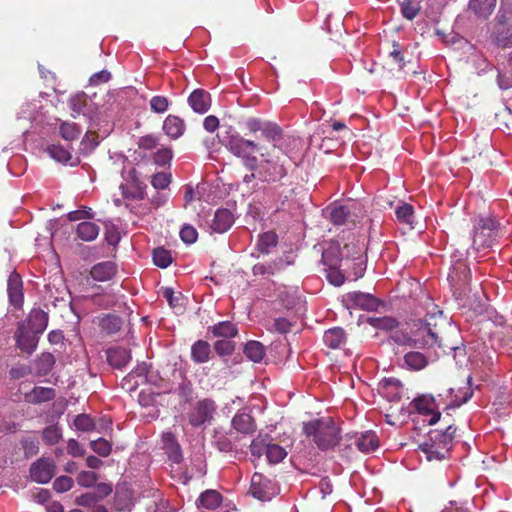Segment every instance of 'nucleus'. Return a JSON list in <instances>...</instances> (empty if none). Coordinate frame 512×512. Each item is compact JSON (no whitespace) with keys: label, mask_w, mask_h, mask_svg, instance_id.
Wrapping results in <instances>:
<instances>
[{"label":"nucleus","mask_w":512,"mask_h":512,"mask_svg":"<svg viewBox=\"0 0 512 512\" xmlns=\"http://www.w3.org/2000/svg\"><path fill=\"white\" fill-rule=\"evenodd\" d=\"M276 244L277 235L274 232H266L260 236L257 247L261 253L267 254Z\"/></svg>","instance_id":"obj_43"},{"label":"nucleus","mask_w":512,"mask_h":512,"mask_svg":"<svg viewBox=\"0 0 512 512\" xmlns=\"http://www.w3.org/2000/svg\"><path fill=\"white\" fill-rule=\"evenodd\" d=\"M99 226L93 222L84 221L77 226V235L83 241H93L99 234Z\"/></svg>","instance_id":"obj_32"},{"label":"nucleus","mask_w":512,"mask_h":512,"mask_svg":"<svg viewBox=\"0 0 512 512\" xmlns=\"http://www.w3.org/2000/svg\"><path fill=\"white\" fill-rule=\"evenodd\" d=\"M401 13L404 18L413 20L421 10V6L416 0H401Z\"/></svg>","instance_id":"obj_39"},{"label":"nucleus","mask_w":512,"mask_h":512,"mask_svg":"<svg viewBox=\"0 0 512 512\" xmlns=\"http://www.w3.org/2000/svg\"><path fill=\"white\" fill-rule=\"evenodd\" d=\"M215 410V405L212 400L204 399L195 406L189 415V422L191 425L198 427L210 421Z\"/></svg>","instance_id":"obj_12"},{"label":"nucleus","mask_w":512,"mask_h":512,"mask_svg":"<svg viewBox=\"0 0 512 512\" xmlns=\"http://www.w3.org/2000/svg\"><path fill=\"white\" fill-rule=\"evenodd\" d=\"M495 26H509L512 25V12L506 9L500 8L496 15Z\"/></svg>","instance_id":"obj_61"},{"label":"nucleus","mask_w":512,"mask_h":512,"mask_svg":"<svg viewBox=\"0 0 512 512\" xmlns=\"http://www.w3.org/2000/svg\"><path fill=\"white\" fill-rule=\"evenodd\" d=\"M492 42L502 49L512 47V25L495 26Z\"/></svg>","instance_id":"obj_28"},{"label":"nucleus","mask_w":512,"mask_h":512,"mask_svg":"<svg viewBox=\"0 0 512 512\" xmlns=\"http://www.w3.org/2000/svg\"><path fill=\"white\" fill-rule=\"evenodd\" d=\"M211 354L210 344L207 341L198 340L191 347V358L195 363H205Z\"/></svg>","instance_id":"obj_30"},{"label":"nucleus","mask_w":512,"mask_h":512,"mask_svg":"<svg viewBox=\"0 0 512 512\" xmlns=\"http://www.w3.org/2000/svg\"><path fill=\"white\" fill-rule=\"evenodd\" d=\"M116 272V264L112 261H105L95 264L90 270V275L95 281L103 282L112 279Z\"/></svg>","instance_id":"obj_18"},{"label":"nucleus","mask_w":512,"mask_h":512,"mask_svg":"<svg viewBox=\"0 0 512 512\" xmlns=\"http://www.w3.org/2000/svg\"><path fill=\"white\" fill-rule=\"evenodd\" d=\"M456 432V428L453 426H448L444 432L433 430L429 432V437L431 440L435 441L437 445H439L442 450L445 449L446 453H450L452 448V440L454 434Z\"/></svg>","instance_id":"obj_22"},{"label":"nucleus","mask_w":512,"mask_h":512,"mask_svg":"<svg viewBox=\"0 0 512 512\" xmlns=\"http://www.w3.org/2000/svg\"><path fill=\"white\" fill-rule=\"evenodd\" d=\"M122 324L123 322L121 318L113 314H107L100 320V326L107 334H114L118 332L121 329Z\"/></svg>","instance_id":"obj_36"},{"label":"nucleus","mask_w":512,"mask_h":512,"mask_svg":"<svg viewBox=\"0 0 512 512\" xmlns=\"http://www.w3.org/2000/svg\"><path fill=\"white\" fill-rule=\"evenodd\" d=\"M96 481L97 475L92 471H82L77 477L78 484L83 487H91Z\"/></svg>","instance_id":"obj_59"},{"label":"nucleus","mask_w":512,"mask_h":512,"mask_svg":"<svg viewBox=\"0 0 512 512\" xmlns=\"http://www.w3.org/2000/svg\"><path fill=\"white\" fill-rule=\"evenodd\" d=\"M326 278L334 286H341L345 281V275L339 269V266L327 267L325 269Z\"/></svg>","instance_id":"obj_48"},{"label":"nucleus","mask_w":512,"mask_h":512,"mask_svg":"<svg viewBox=\"0 0 512 512\" xmlns=\"http://www.w3.org/2000/svg\"><path fill=\"white\" fill-rule=\"evenodd\" d=\"M8 295L10 303L19 308L23 303L22 280L19 274L12 273L8 279Z\"/></svg>","instance_id":"obj_17"},{"label":"nucleus","mask_w":512,"mask_h":512,"mask_svg":"<svg viewBox=\"0 0 512 512\" xmlns=\"http://www.w3.org/2000/svg\"><path fill=\"white\" fill-rule=\"evenodd\" d=\"M214 337L232 338L238 333L237 327L230 321H223L209 328Z\"/></svg>","instance_id":"obj_33"},{"label":"nucleus","mask_w":512,"mask_h":512,"mask_svg":"<svg viewBox=\"0 0 512 512\" xmlns=\"http://www.w3.org/2000/svg\"><path fill=\"white\" fill-rule=\"evenodd\" d=\"M172 159V151L169 148L158 150L154 154V162L159 166H164Z\"/></svg>","instance_id":"obj_62"},{"label":"nucleus","mask_w":512,"mask_h":512,"mask_svg":"<svg viewBox=\"0 0 512 512\" xmlns=\"http://www.w3.org/2000/svg\"><path fill=\"white\" fill-rule=\"evenodd\" d=\"M163 296L167 299L172 308H182V297L180 295L176 296L172 289H164Z\"/></svg>","instance_id":"obj_64"},{"label":"nucleus","mask_w":512,"mask_h":512,"mask_svg":"<svg viewBox=\"0 0 512 512\" xmlns=\"http://www.w3.org/2000/svg\"><path fill=\"white\" fill-rule=\"evenodd\" d=\"M163 130L172 139H177L183 135L185 131V123L178 116L169 115L163 123Z\"/></svg>","instance_id":"obj_26"},{"label":"nucleus","mask_w":512,"mask_h":512,"mask_svg":"<svg viewBox=\"0 0 512 512\" xmlns=\"http://www.w3.org/2000/svg\"><path fill=\"white\" fill-rule=\"evenodd\" d=\"M56 474L55 462L51 459L41 458L38 459L30 466L31 478L40 484H46Z\"/></svg>","instance_id":"obj_7"},{"label":"nucleus","mask_w":512,"mask_h":512,"mask_svg":"<svg viewBox=\"0 0 512 512\" xmlns=\"http://www.w3.org/2000/svg\"><path fill=\"white\" fill-rule=\"evenodd\" d=\"M55 397L56 392L53 388L36 386L30 392L25 393L24 400L30 404H42Z\"/></svg>","instance_id":"obj_16"},{"label":"nucleus","mask_w":512,"mask_h":512,"mask_svg":"<svg viewBox=\"0 0 512 512\" xmlns=\"http://www.w3.org/2000/svg\"><path fill=\"white\" fill-rule=\"evenodd\" d=\"M188 103L194 112L204 114L210 109L211 96L203 89H196L190 94Z\"/></svg>","instance_id":"obj_13"},{"label":"nucleus","mask_w":512,"mask_h":512,"mask_svg":"<svg viewBox=\"0 0 512 512\" xmlns=\"http://www.w3.org/2000/svg\"><path fill=\"white\" fill-rule=\"evenodd\" d=\"M214 349L219 356L231 355L235 350L234 342L222 339L214 343Z\"/></svg>","instance_id":"obj_53"},{"label":"nucleus","mask_w":512,"mask_h":512,"mask_svg":"<svg viewBox=\"0 0 512 512\" xmlns=\"http://www.w3.org/2000/svg\"><path fill=\"white\" fill-rule=\"evenodd\" d=\"M234 223V216L228 209H218L211 222V229L216 233L226 232Z\"/></svg>","instance_id":"obj_20"},{"label":"nucleus","mask_w":512,"mask_h":512,"mask_svg":"<svg viewBox=\"0 0 512 512\" xmlns=\"http://www.w3.org/2000/svg\"><path fill=\"white\" fill-rule=\"evenodd\" d=\"M73 486V479L68 476H60L53 482V489L58 493L69 491Z\"/></svg>","instance_id":"obj_56"},{"label":"nucleus","mask_w":512,"mask_h":512,"mask_svg":"<svg viewBox=\"0 0 512 512\" xmlns=\"http://www.w3.org/2000/svg\"><path fill=\"white\" fill-rule=\"evenodd\" d=\"M162 442L163 448L165 449L169 459L174 463H180L182 460V453L175 436L170 432H166L162 435Z\"/></svg>","instance_id":"obj_23"},{"label":"nucleus","mask_w":512,"mask_h":512,"mask_svg":"<svg viewBox=\"0 0 512 512\" xmlns=\"http://www.w3.org/2000/svg\"><path fill=\"white\" fill-rule=\"evenodd\" d=\"M413 213V207L407 203H403L395 209L397 220L405 224H412Z\"/></svg>","instance_id":"obj_47"},{"label":"nucleus","mask_w":512,"mask_h":512,"mask_svg":"<svg viewBox=\"0 0 512 512\" xmlns=\"http://www.w3.org/2000/svg\"><path fill=\"white\" fill-rule=\"evenodd\" d=\"M470 276L471 272L468 266L463 262H458L453 266L452 271L448 275V279L451 283L460 285L468 282Z\"/></svg>","instance_id":"obj_31"},{"label":"nucleus","mask_w":512,"mask_h":512,"mask_svg":"<svg viewBox=\"0 0 512 512\" xmlns=\"http://www.w3.org/2000/svg\"><path fill=\"white\" fill-rule=\"evenodd\" d=\"M180 237L183 242L193 244L198 237L196 229L191 225H184L180 231Z\"/></svg>","instance_id":"obj_58"},{"label":"nucleus","mask_w":512,"mask_h":512,"mask_svg":"<svg viewBox=\"0 0 512 512\" xmlns=\"http://www.w3.org/2000/svg\"><path fill=\"white\" fill-rule=\"evenodd\" d=\"M356 210L360 212L355 203L334 206L330 209V220L334 225L354 224L358 217Z\"/></svg>","instance_id":"obj_9"},{"label":"nucleus","mask_w":512,"mask_h":512,"mask_svg":"<svg viewBox=\"0 0 512 512\" xmlns=\"http://www.w3.org/2000/svg\"><path fill=\"white\" fill-rule=\"evenodd\" d=\"M90 446H91V449L95 453H97L98 455H100L102 457L108 456L110 454L111 448H112L111 444L103 438H99L97 440L91 441Z\"/></svg>","instance_id":"obj_51"},{"label":"nucleus","mask_w":512,"mask_h":512,"mask_svg":"<svg viewBox=\"0 0 512 512\" xmlns=\"http://www.w3.org/2000/svg\"><path fill=\"white\" fill-rule=\"evenodd\" d=\"M305 435L312 438L315 445L321 450L336 447L340 440V428L331 417H323L304 423Z\"/></svg>","instance_id":"obj_1"},{"label":"nucleus","mask_w":512,"mask_h":512,"mask_svg":"<svg viewBox=\"0 0 512 512\" xmlns=\"http://www.w3.org/2000/svg\"><path fill=\"white\" fill-rule=\"evenodd\" d=\"M171 183V174L159 172L153 175L151 184L157 190L166 189Z\"/></svg>","instance_id":"obj_52"},{"label":"nucleus","mask_w":512,"mask_h":512,"mask_svg":"<svg viewBox=\"0 0 512 512\" xmlns=\"http://www.w3.org/2000/svg\"><path fill=\"white\" fill-rule=\"evenodd\" d=\"M47 152L51 158L61 163H68L72 159L71 153L59 145H50Z\"/></svg>","instance_id":"obj_44"},{"label":"nucleus","mask_w":512,"mask_h":512,"mask_svg":"<svg viewBox=\"0 0 512 512\" xmlns=\"http://www.w3.org/2000/svg\"><path fill=\"white\" fill-rule=\"evenodd\" d=\"M262 136L269 141L276 142L282 137L281 128L273 122L266 121L262 128Z\"/></svg>","instance_id":"obj_45"},{"label":"nucleus","mask_w":512,"mask_h":512,"mask_svg":"<svg viewBox=\"0 0 512 512\" xmlns=\"http://www.w3.org/2000/svg\"><path fill=\"white\" fill-rule=\"evenodd\" d=\"M16 344L21 351L32 354L39 341V334L27 329L25 323H19L15 333Z\"/></svg>","instance_id":"obj_11"},{"label":"nucleus","mask_w":512,"mask_h":512,"mask_svg":"<svg viewBox=\"0 0 512 512\" xmlns=\"http://www.w3.org/2000/svg\"><path fill=\"white\" fill-rule=\"evenodd\" d=\"M355 244H346L343 249L338 243H331L322 253V262L326 267L339 266L343 257H348Z\"/></svg>","instance_id":"obj_10"},{"label":"nucleus","mask_w":512,"mask_h":512,"mask_svg":"<svg viewBox=\"0 0 512 512\" xmlns=\"http://www.w3.org/2000/svg\"><path fill=\"white\" fill-rule=\"evenodd\" d=\"M292 323L286 318H276L269 326V330L276 331L280 334H285L290 331Z\"/></svg>","instance_id":"obj_54"},{"label":"nucleus","mask_w":512,"mask_h":512,"mask_svg":"<svg viewBox=\"0 0 512 512\" xmlns=\"http://www.w3.org/2000/svg\"><path fill=\"white\" fill-rule=\"evenodd\" d=\"M343 301L348 307L359 308L362 310L373 311L376 310L379 301L370 293L361 291H353L344 295Z\"/></svg>","instance_id":"obj_8"},{"label":"nucleus","mask_w":512,"mask_h":512,"mask_svg":"<svg viewBox=\"0 0 512 512\" xmlns=\"http://www.w3.org/2000/svg\"><path fill=\"white\" fill-rule=\"evenodd\" d=\"M429 363V356L418 352L410 351L404 355V366L412 371L424 369Z\"/></svg>","instance_id":"obj_25"},{"label":"nucleus","mask_w":512,"mask_h":512,"mask_svg":"<svg viewBox=\"0 0 512 512\" xmlns=\"http://www.w3.org/2000/svg\"><path fill=\"white\" fill-rule=\"evenodd\" d=\"M198 501L204 508L214 510L220 505L222 496L216 490H206L200 495Z\"/></svg>","instance_id":"obj_34"},{"label":"nucleus","mask_w":512,"mask_h":512,"mask_svg":"<svg viewBox=\"0 0 512 512\" xmlns=\"http://www.w3.org/2000/svg\"><path fill=\"white\" fill-rule=\"evenodd\" d=\"M131 360L130 351L122 347H114L107 350V361L114 368L121 369Z\"/></svg>","instance_id":"obj_21"},{"label":"nucleus","mask_w":512,"mask_h":512,"mask_svg":"<svg viewBox=\"0 0 512 512\" xmlns=\"http://www.w3.org/2000/svg\"><path fill=\"white\" fill-rule=\"evenodd\" d=\"M98 501L99 500L97 499V496H95L93 492L90 491L77 497L75 502L79 506L91 507L94 506Z\"/></svg>","instance_id":"obj_63"},{"label":"nucleus","mask_w":512,"mask_h":512,"mask_svg":"<svg viewBox=\"0 0 512 512\" xmlns=\"http://www.w3.org/2000/svg\"><path fill=\"white\" fill-rule=\"evenodd\" d=\"M265 455L270 463L276 464L287 456V451L278 444L269 443L268 447H266Z\"/></svg>","instance_id":"obj_42"},{"label":"nucleus","mask_w":512,"mask_h":512,"mask_svg":"<svg viewBox=\"0 0 512 512\" xmlns=\"http://www.w3.org/2000/svg\"><path fill=\"white\" fill-rule=\"evenodd\" d=\"M153 261L160 268L168 267L172 262L170 251L164 248H156L153 251Z\"/></svg>","instance_id":"obj_46"},{"label":"nucleus","mask_w":512,"mask_h":512,"mask_svg":"<svg viewBox=\"0 0 512 512\" xmlns=\"http://www.w3.org/2000/svg\"><path fill=\"white\" fill-rule=\"evenodd\" d=\"M368 323L377 329L388 330V331H391L398 326V322L395 318L387 317V316L371 317L368 319Z\"/></svg>","instance_id":"obj_40"},{"label":"nucleus","mask_w":512,"mask_h":512,"mask_svg":"<svg viewBox=\"0 0 512 512\" xmlns=\"http://www.w3.org/2000/svg\"><path fill=\"white\" fill-rule=\"evenodd\" d=\"M86 105L87 95L84 92L74 95L69 100V106L71 110L76 114L83 113V110L86 107Z\"/></svg>","instance_id":"obj_49"},{"label":"nucleus","mask_w":512,"mask_h":512,"mask_svg":"<svg viewBox=\"0 0 512 512\" xmlns=\"http://www.w3.org/2000/svg\"><path fill=\"white\" fill-rule=\"evenodd\" d=\"M74 425L76 429L81 431H91L94 429V422L92 418L86 414L76 416L74 419Z\"/></svg>","instance_id":"obj_55"},{"label":"nucleus","mask_w":512,"mask_h":512,"mask_svg":"<svg viewBox=\"0 0 512 512\" xmlns=\"http://www.w3.org/2000/svg\"><path fill=\"white\" fill-rule=\"evenodd\" d=\"M168 99L164 96H154L150 100V108L155 113H164L168 109Z\"/></svg>","instance_id":"obj_57"},{"label":"nucleus","mask_w":512,"mask_h":512,"mask_svg":"<svg viewBox=\"0 0 512 512\" xmlns=\"http://www.w3.org/2000/svg\"><path fill=\"white\" fill-rule=\"evenodd\" d=\"M355 445L361 452L370 453L378 448L379 440L373 431H366L356 436Z\"/></svg>","instance_id":"obj_24"},{"label":"nucleus","mask_w":512,"mask_h":512,"mask_svg":"<svg viewBox=\"0 0 512 512\" xmlns=\"http://www.w3.org/2000/svg\"><path fill=\"white\" fill-rule=\"evenodd\" d=\"M419 449L424 453L428 461H442L449 456L445 449H433V444L429 443L420 444Z\"/></svg>","instance_id":"obj_38"},{"label":"nucleus","mask_w":512,"mask_h":512,"mask_svg":"<svg viewBox=\"0 0 512 512\" xmlns=\"http://www.w3.org/2000/svg\"><path fill=\"white\" fill-rule=\"evenodd\" d=\"M24 323L27 329L40 335L47 328L48 314L41 309H33Z\"/></svg>","instance_id":"obj_15"},{"label":"nucleus","mask_w":512,"mask_h":512,"mask_svg":"<svg viewBox=\"0 0 512 512\" xmlns=\"http://www.w3.org/2000/svg\"><path fill=\"white\" fill-rule=\"evenodd\" d=\"M233 428L242 434H253L256 429L254 418L245 410L239 411L232 419Z\"/></svg>","instance_id":"obj_14"},{"label":"nucleus","mask_w":512,"mask_h":512,"mask_svg":"<svg viewBox=\"0 0 512 512\" xmlns=\"http://www.w3.org/2000/svg\"><path fill=\"white\" fill-rule=\"evenodd\" d=\"M497 0H470L468 7L477 17L488 18L496 7Z\"/></svg>","instance_id":"obj_27"},{"label":"nucleus","mask_w":512,"mask_h":512,"mask_svg":"<svg viewBox=\"0 0 512 512\" xmlns=\"http://www.w3.org/2000/svg\"><path fill=\"white\" fill-rule=\"evenodd\" d=\"M285 161L279 157L275 161L264 159L259 164L258 176L263 182H276L286 176Z\"/></svg>","instance_id":"obj_6"},{"label":"nucleus","mask_w":512,"mask_h":512,"mask_svg":"<svg viewBox=\"0 0 512 512\" xmlns=\"http://www.w3.org/2000/svg\"><path fill=\"white\" fill-rule=\"evenodd\" d=\"M62 433L58 426L53 425L44 429L43 431V439L49 445H54L58 443L61 439Z\"/></svg>","instance_id":"obj_50"},{"label":"nucleus","mask_w":512,"mask_h":512,"mask_svg":"<svg viewBox=\"0 0 512 512\" xmlns=\"http://www.w3.org/2000/svg\"><path fill=\"white\" fill-rule=\"evenodd\" d=\"M437 317L435 314L429 315L425 323L419 328L420 334L409 336L402 332H395L391 338L399 345L408 346L411 348H425L434 345L441 346L437 332Z\"/></svg>","instance_id":"obj_2"},{"label":"nucleus","mask_w":512,"mask_h":512,"mask_svg":"<svg viewBox=\"0 0 512 512\" xmlns=\"http://www.w3.org/2000/svg\"><path fill=\"white\" fill-rule=\"evenodd\" d=\"M268 445L269 443L262 438L254 439L250 445L251 454L256 457H261L263 454H266V447H268Z\"/></svg>","instance_id":"obj_60"},{"label":"nucleus","mask_w":512,"mask_h":512,"mask_svg":"<svg viewBox=\"0 0 512 512\" xmlns=\"http://www.w3.org/2000/svg\"><path fill=\"white\" fill-rule=\"evenodd\" d=\"M60 135L66 141H74L78 139L81 129L75 123L63 122L59 129Z\"/></svg>","instance_id":"obj_41"},{"label":"nucleus","mask_w":512,"mask_h":512,"mask_svg":"<svg viewBox=\"0 0 512 512\" xmlns=\"http://www.w3.org/2000/svg\"><path fill=\"white\" fill-rule=\"evenodd\" d=\"M244 354L253 362H260L265 356V348L258 341H249L244 347Z\"/></svg>","instance_id":"obj_35"},{"label":"nucleus","mask_w":512,"mask_h":512,"mask_svg":"<svg viewBox=\"0 0 512 512\" xmlns=\"http://www.w3.org/2000/svg\"><path fill=\"white\" fill-rule=\"evenodd\" d=\"M413 404L419 413L431 415V418L428 421L430 425L437 423L440 419V413L434 412V399L431 396L423 395L418 397L413 401Z\"/></svg>","instance_id":"obj_19"},{"label":"nucleus","mask_w":512,"mask_h":512,"mask_svg":"<svg viewBox=\"0 0 512 512\" xmlns=\"http://www.w3.org/2000/svg\"><path fill=\"white\" fill-rule=\"evenodd\" d=\"M499 223L491 218H480L474 225V234L472 240V249L475 252H480L486 248L494 245L496 240Z\"/></svg>","instance_id":"obj_4"},{"label":"nucleus","mask_w":512,"mask_h":512,"mask_svg":"<svg viewBox=\"0 0 512 512\" xmlns=\"http://www.w3.org/2000/svg\"><path fill=\"white\" fill-rule=\"evenodd\" d=\"M227 147L236 157L242 160L243 165L252 171L243 177V182L249 184L256 178L254 171L259 167V162L253 154L259 150V145L239 135L231 136L227 141Z\"/></svg>","instance_id":"obj_3"},{"label":"nucleus","mask_w":512,"mask_h":512,"mask_svg":"<svg viewBox=\"0 0 512 512\" xmlns=\"http://www.w3.org/2000/svg\"><path fill=\"white\" fill-rule=\"evenodd\" d=\"M249 492L258 500L268 501L278 493V489L271 479L265 477L261 473H254L251 478Z\"/></svg>","instance_id":"obj_5"},{"label":"nucleus","mask_w":512,"mask_h":512,"mask_svg":"<svg viewBox=\"0 0 512 512\" xmlns=\"http://www.w3.org/2000/svg\"><path fill=\"white\" fill-rule=\"evenodd\" d=\"M55 364V358L51 353H42L35 361L36 373L40 376L47 375Z\"/></svg>","instance_id":"obj_37"},{"label":"nucleus","mask_w":512,"mask_h":512,"mask_svg":"<svg viewBox=\"0 0 512 512\" xmlns=\"http://www.w3.org/2000/svg\"><path fill=\"white\" fill-rule=\"evenodd\" d=\"M323 341L328 347L338 349L345 343L346 335L342 328L335 327L324 333Z\"/></svg>","instance_id":"obj_29"}]
</instances>
